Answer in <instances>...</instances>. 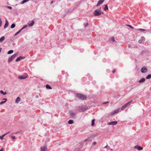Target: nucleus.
I'll return each mask as SVG.
<instances>
[{
	"label": "nucleus",
	"instance_id": "f257e3e1",
	"mask_svg": "<svg viewBox=\"0 0 151 151\" xmlns=\"http://www.w3.org/2000/svg\"><path fill=\"white\" fill-rule=\"evenodd\" d=\"M76 95L77 97L82 100H85L87 99V97L85 95L82 94L77 93Z\"/></svg>",
	"mask_w": 151,
	"mask_h": 151
},
{
	"label": "nucleus",
	"instance_id": "f03ea898",
	"mask_svg": "<svg viewBox=\"0 0 151 151\" xmlns=\"http://www.w3.org/2000/svg\"><path fill=\"white\" fill-rule=\"evenodd\" d=\"M101 8L100 9H97L95 10L94 12V15L95 16H99L101 14H103V12H101Z\"/></svg>",
	"mask_w": 151,
	"mask_h": 151
},
{
	"label": "nucleus",
	"instance_id": "7ed1b4c3",
	"mask_svg": "<svg viewBox=\"0 0 151 151\" xmlns=\"http://www.w3.org/2000/svg\"><path fill=\"white\" fill-rule=\"evenodd\" d=\"M87 108L86 106H79L78 108V111L81 112L84 111L86 110Z\"/></svg>",
	"mask_w": 151,
	"mask_h": 151
},
{
	"label": "nucleus",
	"instance_id": "20e7f679",
	"mask_svg": "<svg viewBox=\"0 0 151 151\" xmlns=\"http://www.w3.org/2000/svg\"><path fill=\"white\" fill-rule=\"evenodd\" d=\"M132 100H131L124 105L122 107L121 110H123L126 107L130 105V104L132 102Z\"/></svg>",
	"mask_w": 151,
	"mask_h": 151
},
{
	"label": "nucleus",
	"instance_id": "39448f33",
	"mask_svg": "<svg viewBox=\"0 0 151 151\" xmlns=\"http://www.w3.org/2000/svg\"><path fill=\"white\" fill-rule=\"evenodd\" d=\"M18 55L17 53H15L12 55L11 57H9L8 60V62L10 63Z\"/></svg>",
	"mask_w": 151,
	"mask_h": 151
},
{
	"label": "nucleus",
	"instance_id": "423d86ee",
	"mask_svg": "<svg viewBox=\"0 0 151 151\" xmlns=\"http://www.w3.org/2000/svg\"><path fill=\"white\" fill-rule=\"evenodd\" d=\"M70 116L73 119L75 118L76 116V114L73 112L72 111L70 110L69 111Z\"/></svg>",
	"mask_w": 151,
	"mask_h": 151
},
{
	"label": "nucleus",
	"instance_id": "0eeeda50",
	"mask_svg": "<svg viewBox=\"0 0 151 151\" xmlns=\"http://www.w3.org/2000/svg\"><path fill=\"white\" fill-rule=\"evenodd\" d=\"M117 121H113L112 122H109L108 123V124L109 125H112L113 126L117 124Z\"/></svg>",
	"mask_w": 151,
	"mask_h": 151
},
{
	"label": "nucleus",
	"instance_id": "6e6552de",
	"mask_svg": "<svg viewBox=\"0 0 151 151\" xmlns=\"http://www.w3.org/2000/svg\"><path fill=\"white\" fill-rule=\"evenodd\" d=\"M147 71V69L146 67H143L141 69V72L142 73L146 72Z\"/></svg>",
	"mask_w": 151,
	"mask_h": 151
},
{
	"label": "nucleus",
	"instance_id": "1a4fd4ad",
	"mask_svg": "<svg viewBox=\"0 0 151 151\" xmlns=\"http://www.w3.org/2000/svg\"><path fill=\"white\" fill-rule=\"evenodd\" d=\"M35 24V21L34 20H32L31 22H29L28 23L29 26L31 27L33 26Z\"/></svg>",
	"mask_w": 151,
	"mask_h": 151
},
{
	"label": "nucleus",
	"instance_id": "9d476101",
	"mask_svg": "<svg viewBox=\"0 0 151 151\" xmlns=\"http://www.w3.org/2000/svg\"><path fill=\"white\" fill-rule=\"evenodd\" d=\"M25 58V57H23L21 56H19L17 57V59L16 60V62H18L20 61L21 59H24Z\"/></svg>",
	"mask_w": 151,
	"mask_h": 151
},
{
	"label": "nucleus",
	"instance_id": "9b49d317",
	"mask_svg": "<svg viewBox=\"0 0 151 151\" xmlns=\"http://www.w3.org/2000/svg\"><path fill=\"white\" fill-rule=\"evenodd\" d=\"M105 0H99L97 3L96 5L97 6H98L100 5Z\"/></svg>",
	"mask_w": 151,
	"mask_h": 151
},
{
	"label": "nucleus",
	"instance_id": "f8f14e48",
	"mask_svg": "<svg viewBox=\"0 0 151 151\" xmlns=\"http://www.w3.org/2000/svg\"><path fill=\"white\" fill-rule=\"evenodd\" d=\"M8 25L9 22L7 20H6L5 21V23L4 26V28L6 29V28L8 26Z\"/></svg>",
	"mask_w": 151,
	"mask_h": 151
},
{
	"label": "nucleus",
	"instance_id": "ddd939ff",
	"mask_svg": "<svg viewBox=\"0 0 151 151\" xmlns=\"http://www.w3.org/2000/svg\"><path fill=\"white\" fill-rule=\"evenodd\" d=\"M135 148L137 149L138 150H143V148L142 147L138 145H137L135 147Z\"/></svg>",
	"mask_w": 151,
	"mask_h": 151
},
{
	"label": "nucleus",
	"instance_id": "4468645a",
	"mask_svg": "<svg viewBox=\"0 0 151 151\" xmlns=\"http://www.w3.org/2000/svg\"><path fill=\"white\" fill-rule=\"evenodd\" d=\"M47 150V147L45 145L42 148L40 151H46Z\"/></svg>",
	"mask_w": 151,
	"mask_h": 151
},
{
	"label": "nucleus",
	"instance_id": "2eb2a0df",
	"mask_svg": "<svg viewBox=\"0 0 151 151\" xmlns=\"http://www.w3.org/2000/svg\"><path fill=\"white\" fill-rule=\"evenodd\" d=\"M119 111V109H115L114 110V111H112L111 113V114L112 115H114V114H115L116 113H118Z\"/></svg>",
	"mask_w": 151,
	"mask_h": 151
},
{
	"label": "nucleus",
	"instance_id": "dca6fc26",
	"mask_svg": "<svg viewBox=\"0 0 151 151\" xmlns=\"http://www.w3.org/2000/svg\"><path fill=\"white\" fill-rule=\"evenodd\" d=\"M27 76L25 77H24L22 76H18V78L19 79H20V80H22V79H25L26 78H27Z\"/></svg>",
	"mask_w": 151,
	"mask_h": 151
},
{
	"label": "nucleus",
	"instance_id": "f3484780",
	"mask_svg": "<svg viewBox=\"0 0 151 151\" xmlns=\"http://www.w3.org/2000/svg\"><path fill=\"white\" fill-rule=\"evenodd\" d=\"M98 135H99V134L98 133H95V134H93L91 135L90 136V137L91 138H94V137L97 136Z\"/></svg>",
	"mask_w": 151,
	"mask_h": 151
},
{
	"label": "nucleus",
	"instance_id": "a211bd4d",
	"mask_svg": "<svg viewBox=\"0 0 151 151\" xmlns=\"http://www.w3.org/2000/svg\"><path fill=\"white\" fill-rule=\"evenodd\" d=\"M5 37L4 36L2 37L1 38H0V42H3V41L5 39Z\"/></svg>",
	"mask_w": 151,
	"mask_h": 151
},
{
	"label": "nucleus",
	"instance_id": "6ab92c4d",
	"mask_svg": "<svg viewBox=\"0 0 151 151\" xmlns=\"http://www.w3.org/2000/svg\"><path fill=\"white\" fill-rule=\"evenodd\" d=\"M145 79L144 78H141L139 81V82L140 83H142L145 81Z\"/></svg>",
	"mask_w": 151,
	"mask_h": 151
},
{
	"label": "nucleus",
	"instance_id": "aec40b11",
	"mask_svg": "<svg viewBox=\"0 0 151 151\" xmlns=\"http://www.w3.org/2000/svg\"><path fill=\"white\" fill-rule=\"evenodd\" d=\"M45 87L47 89H52V87L50 86L48 84L46 85Z\"/></svg>",
	"mask_w": 151,
	"mask_h": 151
},
{
	"label": "nucleus",
	"instance_id": "412c9836",
	"mask_svg": "<svg viewBox=\"0 0 151 151\" xmlns=\"http://www.w3.org/2000/svg\"><path fill=\"white\" fill-rule=\"evenodd\" d=\"M20 100V98L19 97H18L17 98L15 102L16 103H18V102Z\"/></svg>",
	"mask_w": 151,
	"mask_h": 151
},
{
	"label": "nucleus",
	"instance_id": "4be33fe9",
	"mask_svg": "<svg viewBox=\"0 0 151 151\" xmlns=\"http://www.w3.org/2000/svg\"><path fill=\"white\" fill-rule=\"evenodd\" d=\"M91 138L90 136L88 137L87 139H86L84 141V142H85L87 141H90V140L91 139Z\"/></svg>",
	"mask_w": 151,
	"mask_h": 151
},
{
	"label": "nucleus",
	"instance_id": "5701e85b",
	"mask_svg": "<svg viewBox=\"0 0 151 151\" xmlns=\"http://www.w3.org/2000/svg\"><path fill=\"white\" fill-rule=\"evenodd\" d=\"M0 93L4 95H5L7 93L6 92H4L2 90H0Z\"/></svg>",
	"mask_w": 151,
	"mask_h": 151
},
{
	"label": "nucleus",
	"instance_id": "b1692460",
	"mask_svg": "<svg viewBox=\"0 0 151 151\" xmlns=\"http://www.w3.org/2000/svg\"><path fill=\"white\" fill-rule=\"evenodd\" d=\"M68 123L69 124H72L73 123V121L72 120H70L68 121Z\"/></svg>",
	"mask_w": 151,
	"mask_h": 151
},
{
	"label": "nucleus",
	"instance_id": "393cba45",
	"mask_svg": "<svg viewBox=\"0 0 151 151\" xmlns=\"http://www.w3.org/2000/svg\"><path fill=\"white\" fill-rule=\"evenodd\" d=\"M151 78V74H149L146 77V78L147 79H150Z\"/></svg>",
	"mask_w": 151,
	"mask_h": 151
},
{
	"label": "nucleus",
	"instance_id": "a878e982",
	"mask_svg": "<svg viewBox=\"0 0 151 151\" xmlns=\"http://www.w3.org/2000/svg\"><path fill=\"white\" fill-rule=\"evenodd\" d=\"M29 0H23L21 2V4H23L24 3L27 2V1H29Z\"/></svg>",
	"mask_w": 151,
	"mask_h": 151
},
{
	"label": "nucleus",
	"instance_id": "bb28decb",
	"mask_svg": "<svg viewBox=\"0 0 151 151\" xmlns=\"http://www.w3.org/2000/svg\"><path fill=\"white\" fill-rule=\"evenodd\" d=\"M108 9V8L107 4H106L105 6V7L104 8V10L105 11H106Z\"/></svg>",
	"mask_w": 151,
	"mask_h": 151
},
{
	"label": "nucleus",
	"instance_id": "cd10ccee",
	"mask_svg": "<svg viewBox=\"0 0 151 151\" xmlns=\"http://www.w3.org/2000/svg\"><path fill=\"white\" fill-rule=\"evenodd\" d=\"M95 119H93L91 121V126H93L94 125Z\"/></svg>",
	"mask_w": 151,
	"mask_h": 151
},
{
	"label": "nucleus",
	"instance_id": "c85d7f7f",
	"mask_svg": "<svg viewBox=\"0 0 151 151\" xmlns=\"http://www.w3.org/2000/svg\"><path fill=\"white\" fill-rule=\"evenodd\" d=\"M13 52V50H10L7 53L8 54H10L12 53Z\"/></svg>",
	"mask_w": 151,
	"mask_h": 151
},
{
	"label": "nucleus",
	"instance_id": "c756f323",
	"mask_svg": "<svg viewBox=\"0 0 151 151\" xmlns=\"http://www.w3.org/2000/svg\"><path fill=\"white\" fill-rule=\"evenodd\" d=\"M15 26V24H12L11 26V28L12 29L14 28Z\"/></svg>",
	"mask_w": 151,
	"mask_h": 151
},
{
	"label": "nucleus",
	"instance_id": "7c9ffc66",
	"mask_svg": "<svg viewBox=\"0 0 151 151\" xmlns=\"http://www.w3.org/2000/svg\"><path fill=\"white\" fill-rule=\"evenodd\" d=\"M5 136V134H3L0 136V139H3V137Z\"/></svg>",
	"mask_w": 151,
	"mask_h": 151
},
{
	"label": "nucleus",
	"instance_id": "2f4dec72",
	"mask_svg": "<svg viewBox=\"0 0 151 151\" xmlns=\"http://www.w3.org/2000/svg\"><path fill=\"white\" fill-rule=\"evenodd\" d=\"M140 39L142 41H145V38L143 36L141 37Z\"/></svg>",
	"mask_w": 151,
	"mask_h": 151
},
{
	"label": "nucleus",
	"instance_id": "473e14b6",
	"mask_svg": "<svg viewBox=\"0 0 151 151\" xmlns=\"http://www.w3.org/2000/svg\"><path fill=\"white\" fill-rule=\"evenodd\" d=\"M84 24L85 27H86L89 24L88 23H84Z\"/></svg>",
	"mask_w": 151,
	"mask_h": 151
},
{
	"label": "nucleus",
	"instance_id": "72a5a7b5",
	"mask_svg": "<svg viewBox=\"0 0 151 151\" xmlns=\"http://www.w3.org/2000/svg\"><path fill=\"white\" fill-rule=\"evenodd\" d=\"M138 30L140 31H146V30L144 29H138Z\"/></svg>",
	"mask_w": 151,
	"mask_h": 151
},
{
	"label": "nucleus",
	"instance_id": "f704fd0d",
	"mask_svg": "<svg viewBox=\"0 0 151 151\" xmlns=\"http://www.w3.org/2000/svg\"><path fill=\"white\" fill-rule=\"evenodd\" d=\"M21 32L19 30L15 34H14V36H17L18 34H19Z\"/></svg>",
	"mask_w": 151,
	"mask_h": 151
},
{
	"label": "nucleus",
	"instance_id": "c9c22d12",
	"mask_svg": "<svg viewBox=\"0 0 151 151\" xmlns=\"http://www.w3.org/2000/svg\"><path fill=\"white\" fill-rule=\"evenodd\" d=\"M111 40L113 42H114L115 41V40L114 37H112Z\"/></svg>",
	"mask_w": 151,
	"mask_h": 151
},
{
	"label": "nucleus",
	"instance_id": "e433bc0d",
	"mask_svg": "<svg viewBox=\"0 0 151 151\" xmlns=\"http://www.w3.org/2000/svg\"><path fill=\"white\" fill-rule=\"evenodd\" d=\"M6 102V101H2L0 102V105H1Z\"/></svg>",
	"mask_w": 151,
	"mask_h": 151
},
{
	"label": "nucleus",
	"instance_id": "4c0bfd02",
	"mask_svg": "<svg viewBox=\"0 0 151 151\" xmlns=\"http://www.w3.org/2000/svg\"><path fill=\"white\" fill-rule=\"evenodd\" d=\"M97 143L96 142H94L92 143V145H96V144Z\"/></svg>",
	"mask_w": 151,
	"mask_h": 151
},
{
	"label": "nucleus",
	"instance_id": "58836bf2",
	"mask_svg": "<svg viewBox=\"0 0 151 151\" xmlns=\"http://www.w3.org/2000/svg\"><path fill=\"white\" fill-rule=\"evenodd\" d=\"M142 40H141L140 39L139 40L138 42L139 43H142Z\"/></svg>",
	"mask_w": 151,
	"mask_h": 151
},
{
	"label": "nucleus",
	"instance_id": "ea45409f",
	"mask_svg": "<svg viewBox=\"0 0 151 151\" xmlns=\"http://www.w3.org/2000/svg\"><path fill=\"white\" fill-rule=\"evenodd\" d=\"M7 8L10 9H12V7L11 6H7Z\"/></svg>",
	"mask_w": 151,
	"mask_h": 151
},
{
	"label": "nucleus",
	"instance_id": "a19ab883",
	"mask_svg": "<svg viewBox=\"0 0 151 151\" xmlns=\"http://www.w3.org/2000/svg\"><path fill=\"white\" fill-rule=\"evenodd\" d=\"M27 27V25H24L23 27V28L24 29V28Z\"/></svg>",
	"mask_w": 151,
	"mask_h": 151
},
{
	"label": "nucleus",
	"instance_id": "79ce46f5",
	"mask_svg": "<svg viewBox=\"0 0 151 151\" xmlns=\"http://www.w3.org/2000/svg\"><path fill=\"white\" fill-rule=\"evenodd\" d=\"M18 133H19V132H13V133H12L11 134H17Z\"/></svg>",
	"mask_w": 151,
	"mask_h": 151
},
{
	"label": "nucleus",
	"instance_id": "37998d69",
	"mask_svg": "<svg viewBox=\"0 0 151 151\" xmlns=\"http://www.w3.org/2000/svg\"><path fill=\"white\" fill-rule=\"evenodd\" d=\"M128 26L130 28H132V29H134V28L132 27L131 26L129 25H128Z\"/></svg>",
	"mask_w": 151,
	"mask_h": 151
},
{
	"label": "nucleus",
	"instance_id": "c03bdc74",
	"mask_svg": "<svg viewBox=\"0 0 151 151\" xmlns=\"http://www.w3.org/2000/svg\"><path fill=\"white\" fill-rule=\"evenodd\" d=\"M109 103V102L107 101V102H104V103H103V104H108V103Z\"/></svg>",
	"mask_w": 151,
	"mask_h": 151
},
{
	"label": "nucleus",
	"instance_id": "a18cd8bd",
	"mask_svg": "<svg viewBox=\"0 0 151 151\" xmlns=\"http://www.w3.org/2000/svg\"><path fill=\"white\" fill-rule=\"evenodd\" d=\"M11 137L13 139H15V136H12Z\"/></svg>",
	"mask_w": 151,
	"mask_h": 151
},
{
	"label": "nucleus",
	"instance_id": "49530a36",
	"mask_svg": "<svg viewBox=\"0 0 151 151\" xmlns=\"http://www.w3.org/2000/svg\"><path fill=\"white\" fill-rule=\"evenodd\" d=\"M2 24V21H0V27L1 26Z\"/></svg>",
	"mask_w": 151,
	"mask_h": 151
},
{
	"label": "nucleus",
	"instance_id": "de8ad7c7",
	"mask_svg": "<svg viewBox=\"0 0 151 151\" xmlns=\"http://www.w3.org/2000/svg\"><path fill=\"white\" fill-rule=\"evenodd\" d=\"M116 70H115V69H114V70H113V72H113V73H115V72H116Z\"/></svg>",
	"mask_w": 151,
	"mask_h": 151
},
{
	"label": "nucleus",
	"instance_id": "09e8293b",
	"mask_svg": "<svg viewBox=\"0 0 151 151\" xmlns=\"http://www.w3.org/2000/svg\"><path fill=\"white\" fill-rule=\"evenodd\" d=\"M24 29L23 28V27H22L20 30H19L20 31V32H21Z\"/></svg>",
	"mask_w": 151,
	"mask_h": 151
},
{
	"label": "nucleus",
	"instance_id": "8fccbe9b",
	"mask_svg": "<svg viewBox=\"0 0 151 151\" xmlns=\"http://www.w3.org/2000/svg\"><path fill=\"white\" fill-rule=\"evenodd\" d=\"M0 151H4V149L3 148H2L0 150Z\"/></svg>",
	"mask_w": 151,
	"mask_h": 151
},
{
	"label": "nucleus",
	"instance_id": "3c124183",
	"mask_svg": "<svg viewBox=\"0 0 151 151\" xmlns=\"http://www.w3.org/2000/svg\"><path fill=\"white\" fill-rule=\"evenodd\" d=\"M3 100H5L4 101H6H6H7V99H3Z\"/></svg>",
	"mask_w": 151,
	"mask_h": 151
},
{
	"label": "nucleus",
	"instance_id": "603ef678",
	"mask_svg": "<svg viewBox=\"0 0 151 151\" xmlns=\"http://www.w3.org/2000/svg\"><path fill=\"white\" fill-rule=\"evenodd\" d=\"M9 133H10V132H7V133H6V134H5V135H6V134H8Z\"/></svg>",
	"mask_w": 151,
	"mask_h": 151
},
{
	"label": "nucleus",
	"instance_id": "864d4df0",
	"mask_svg": "<svg viewBox=\"0 0 151 151\" xmlns=\"http://www.w3.org/2000/svg\"><path fill=\"white\" fill-rule=\"evenodd\" d=\"M107 147H108V145H107V144L106 145L105 147H104V148H107Z\"/></svg>",
	"mask_w": 151,
	"mask_h": 151
},
{
	"label": "nucleus",
	"instance_id": "5fc2aeb1",
	"mask_svg": "<svg viewBox=\"0 0 151 151\" xmlns=\"http://www.w3.org/2000/svg\"><path fill=\"white\" fill-rule=\"evenodd\" d=\"M35 97L37 98H38V95H36V96H35Z\"/></svg>",
	"mask_w": 151,
	"mask_h": 151
},
{
	"label": "nucleus",
	"instance_id": "6e6d98bb",
	"mask_svg": "<svg viewBox=\"0 0 151 151\" xmlns=\"http://www.w3.org/2000/svg\"><path fill=\"white\" fill-rule=\"evenodd\" d=\"M53 3V1H51V3H50V4H52Z\"/></svg>",
	"mask_w": 151,
	"mask_h": 151
},
{
	"label": "nucleus",
	"instance_id": "4d7b16f0",
	"mask_svg": "<svg viewBox=\"0 0 151 151\" xmlns=\"http://www.w3.org/2000/svg\"><path fill=\"white\" fill-rule=\"evenodd\" d=\"M15 43H13L12 45L13 46H14L15 45Z\"/></svg>",
	"mask_w": 151,
	"mask_h": 151
},
{
	"label": "nucleus",
	"instance_id": "13d9d810",
	"mask_svg": "<svg viewBox=\"0 0 151 151\" xmlns=\"http://www.w3.org/2000/svg\"><path fill=\"white\" fill-rule=\"evenodd\" d=\"M110 150H113V149H111Z\"/></svg>",
	"mask_w": 151,
	"mask_h": 151
}]
</instances>
